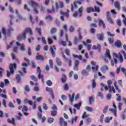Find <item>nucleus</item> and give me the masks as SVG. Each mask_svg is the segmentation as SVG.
<instances>
[{
	"mask_svg": "<svg viewBox=\"0 0 126 126\" xmlns=\"http://www.w3.org/2000/svg\"><path fill=\"white\" fill-rule=\"evenodd\" d=\"M28 32L30 33V35H32L33 34L32 30L29 28H27L22 34H20L18 36L17 40L20 42L22 41V40H25L26 39V34Z\"/></svg>",
	"mask_w": 126,
	"mask_h": 126,
	"instance_id": "nucleus-1",
	"label": "nucleus"
},
{
	"mask_svg": "<svg viewBox=\"0 0 126 126\" xmlns=\"http://www.w3.org/2000/svg\"><path fill=\"white\" fill-rule=\"evenodd\" d=\"M28 4L30 5H31L33 7V13L35 14H38L39 13V8H40V5L39 4H37V2L34 1L33 0H31L28 2Z\"/></svg>",
	"mask_w": 126,
	"mask_h": 126,
	"instance_id": "nucleus-2",
	"label": "nucleus"
},
{
	"mask_svg": "<svg viewBox=\"0 0 126 126\" xmlns=\"http://www.w3.org/2000/svg\"><path fill=\"white\" fill-rule=\"evenodd\" d=\"M9 68L10 71L8 70H7V77H9V76H10V74H13V73H14V71L15 69H16V64L10 63L9 65Z\"/></svg>",
	"mask_w": 126,
	"mask_h": 126,
	"instance_id": "nucleus-3",
	"label": "nucleus"
},
{
	"mask_svg": "<svg viewBox=\"0 0 126 126\" xmlns=\"http://www.w3.org/2000/svg\"><path fill=\"white\" fill-rule=\"evenodd\" d=\"M100 85L102 87H104L105 90L108 91L109 89V92H111L112 91H113V93H116V90H115V88H114L113 86H112V87L111 86H107V85H105L103 83H101L100 84Z\"/></svg>",
	"mask_w": 126,
	"mask_h": 126,
	"instance_id": "nucleus-4",
	"label": "nucleus"
},
{
	"mask_svg": "<svg viewBox=\"0 0 126 126\" xmlns=\"http://www.w3.org/2000/svg\"><path fill=\"white\" fill-rule=\"evenodd\" d=\"M83 12V7L82 6L79 9V11H76L73 14V17H81L82 16V13Z\"/></svg>",
	"mask_w": 126,
	"mask_h": 126,
	"instance_id": "nucleus-5",
	"label": "nucleus"
},
{
	"mask_svg": "<svg viewBox=\"0 0 126 126\" xmlns=\"http://www.w3.org/2000/svg\"><path fill=\"white\" fill-rule=\"evenodd\" d=\"M113 58L119 59L120 63H123L124 62V57H123V55L121 53H119L118 54L116 53H113Z\"/></svg>",
	"mask_w": 126,
	"mask_h": 126,
	"instance_id": "nucleus-6",
	"label": "nucleus"
},
{
	"mask_svg": "<svg viewBox=\"0 0 126 126\" xmlns=\"http://www.w3.org/2000/svg\"><path fill=\"white\" fill-rule=\"evenodd\" d=\"M105 58H104V61L106 63H108V60L106 59V58H107L108 60H111L112 56H111V54H110V50L107 49L106 50V53L105 54Z\"/></svg>",
	"mask_w": 126,
	"mask_h": 126,
	"instance_id": "nucleus-7",
	"label": "nucleus"
},
{
	"mask_svg": "<svg viewBox=\"0 0 126 126\" xmlns=\"http://www.w3.org/2000/svg\"><path fill=\"white\" fill-rule=\"evenodd\" d=\"M64 6V4L62 1H58L56 2V7L57 9H59V8H63Z\"/></svg>",
	"mask_w": 126,
	"mask_h": 126,
	"instance_id": "nucleus-8",
	"label": "nucleus"
},
{
	"mask_svg": "<svg viewBox=\"0 0 126 126\" xmlns=\"http://www.w3.org/2000/svg\"><path fill=\"white\" fill-rule=\"evenodd\" d=\"M91 64H92V65H93L92 67V69H93L94 71H97V70H98L99 66L96 64V62H94V61H92Z\"/></svg>",
	"mask_w": 126,
	"mask_h": 126,
	"instance_id": "nucleus-9",
	"label": "nucleus"
},
{
	"mask_svg": "<svg viewBox=\"0 0 126 126\" xmlns=\"http://www.w3.org/2000/svg\"><path fill=\"white\" fill-rule=\"evenodd\" d=\"M56 50H57V48H56V46L55 45H53V47H50L51 53L53 58H55V57H56V52L55 51H56Z\"/></svg>",
	"mask_w": 126,
	"mask_h": 126,
	"instance_id": "nucleus-10",
	"label": "nucleus"
},
{
	"mask_svg": "<svg viewBox=\"0 0 126 126\" xmlns=\"http://www.w3.org/2000/svg\"><path fill=\"white\" fill-rule=\"evenodd\" d=\"M52 110L53 111L51 112V115H52L53 117H56V116H57V111H56L57 110V105L54 104L52 107Z\"/></svg>",
	"mask_w": 126,
	"mask_h": 126,
	"instance_id": "nucleus-11",
	"label": "nucleus"
},
{
	"mask_svg": "<svg viewBox=\"0 0 126 126\" xmlns=\"http://www.w3.org/2000/svg\"><path fill=\"white\" fill-rule=\"evenodd\" d=\"M78 119V116H76L72 118L71 120L69 121V123H71V125H73L76 123L77 119Z\"/></svg>",
	"mask_w": 126,
	"mask_h": 126,
	"instance_id": "nucleus-12",
	"label": "nucleus"
},
{
	"mask_svg": "<svg viewBox=\"0 0 126 126\" xmlns=\"http://www.w3.org/2000/svg\"><path fill=\"white\" fill-rule=\"evenodd\" d=\"M59 123L61 126H67V122L63 121V119L62 117L60 118Z\"/></svg>",
	"mask_w": 126,
	"mask_h": 126,
	"instance_id": "nucleus-13",
	"label": "nucleus"
},
{
	"mask_svg": "<svg viewBox=\"0 0 126 126\" xmlns=\"http://www.w3.org/2000/svg\"><path fill=\"white\" fill-rule=\"evenodd\" d=\"M98 20L99 26H102L103 28L105 29L106 28V25H105V23H104V21L100 19H98Z\"/></svg>",
	"mask_w": 126,
	"mask_h": 126,
	"instance_id": "nucleus-14",
	"label": "nucleus"
},
{
	"mask_svg": "<svg viewBox=\"0 0 126 126\" xmlns=\"http://www.w3.org/2000/svg\"><path fill=\"white\" fill-rule=\"evenodd\" d=\"M107 21L110 24H114V20L112 18V17L110 15H108L107 17H106Z\"/></svg>",
	"mask_w": 126,
	"mask_h": 126,
	"instance_id": "nucleus-15",
	"label": "nucleus"
},
{
	"mask_svg": "<svg viewBox=\"0 0 126 126\" xmlns=\"http://www.w3.org/2000/svg\"><path fill=\"white\" fill-rule=\"evenodd\" d=\"M36 59L37 61H43L44 60V57L43 56L40 55V53L38 52L37 53L36 56Z\"/></svg>",
	"mask_w": 126,
	"mask_h": 126,
	"instance_id": "nucleus-16",
	"label": "nucleus"
},
{
	"mask_svg": "<svg viewBox=\"0 0 126 126\" xmlns=\"http://www.w3.org/2000/svg\"><path fill=\"white\" fill-rule=\"evenodd\" d=\"M86 11L88 13H90L91 11L92 12H95V9L92 7H89L87 8Z\"/></svg>",
	"mask_w": 126,
	"mask_h": 126,
	"instance_id": "nucleus-17",
	"label": "nucleus"
},
{
	"mask_svg": "<svg viewBox=\"0 0 126 126\" xmlns=\"http://www.w3.org/2000/svg\"><path fill=\"white\" fill-rule=\"evenodd\" d=\"M97 37L98 40H99V41H103V40H104V34L103 33L97 34Z\"/></svg>",
	"mask_w": 126,
	"mask_h": 126,
	"instance_id": "nucleus-18",
	"label": "nucleus"
},
{
	"mask_svg": "<svg viewBox=\"0 0 126 126\" xmlns=\"http://www.w3.org/2000/svg\"><path fill=\"white\" fill-rule=\"evenodd\" d=\"M112 120H113V117H107L105 118L104 122H105V123H106V124H109V123H110V122H111V121H112Z\"/></svg>",
	"mask_w": 126,
	"mask_h": 126,
	"instance_id": "nucleus-19",
	"label": "nucleus"
},
{
	"mask_svg": "<svg viewBox=\"0 0 126 126\" xmlns=\"http://www.w3.org/2000/svg\"><path fill=\"white\" fill-rule=\"evenodd\" d=\"M108 69H109V67H108V66H107V65L103 66L101 68V71L102 72H106V70H107Z\"/></svg>",
	"mask_w": 126,
	"mask_h": 126,
	"instance_id": "nucleus-20",
	"label": "nucleus"
},
{
	"mask_svg": "<svg viewBox=\"0 0 126 126\" xmlns=\"http://www.w3.org/2000/svg\"><path fill=\"white\" fill-rule=\"evenodd\" d=\"M115 46L118 48H121L122 47V42L120 40H117L115 42Z\"/></svg>",
	"mask_w": 126,
	"mask_h": 126,
	"instance_id": "nucleus-21",
	"label": "nucleus"
},
{
	"mask_svg": "<svg viewBox=\"0 0 126 126\" xmlns=\"http://www.w3.org/2000/svg\"><path fill=\"white\" fill-rule=\"evenodd\" d=\"M74 96H75V94H74V93L72 94V95L71 94H69V98L71 103H72V102H73Z\"/></svg>",
	"mask_w": 126,
	"mask_h": 126,
	"instance_id": "nucleus-22",
	"label": "nucleus"
},
{
	"mask_svg": "<svg viewBox=\"0 0 126 126\" xmlns=\"http://www.w3.org/2000/svg\"><path fill=\"white\" fill-rule=\"evenodd\" d=\"M109 111H110V112H112V113H113L115 117H117V109L110 108L109 109Z\"/></svg>",
	"mask_w": 126,
	"mask_h": 126,
	"instance_id": "nucleus-23",
	"label": "nucleus"
},
{
	"mask_svg": "<svg viewBox=\"0 0 126 126\" xmlns=\"http://www.w3.org/2000/svg\"><path fill=\"white\" fill-rule=\"evenodd\" d=\"M37 73H38V78H40L41 75H42V74H41V72H42V71L41 70V69L39 66H37Z\"/></svg>",
	"mask_w": 126,
	"mask_h": 126,
	"instance_id": "nucleus-24",
	"label": "nucleus"
},
{
	"mask_svg": "<svg viewBox=\"0 0 126 126\" xmlns=\"http://www.w3.org/2000/svg\"><path fill=\"white\" fill-rule=\"evenodd\" d=\"M10 17L11 18V20L9 22V24L8 26V27H12V25H13V22L12 21V19L14 18V17L13 15H10Z\"/></svg>",
	"mask_w": 126,
	"mask_h": 126,
	"instance_id": "nucleus-25",
	"label": "nucleus"
},
{
	"mask_svg": "<svg viewBox=\"0 0 126 126\" xmlns=\"http://www.w3.org/2000/svg\"><path fill=\"white\" fill-rule=\"evenodd\" d=\"M81 105H82V103L81 102H80L78 104H75L74 105V107L77 109V110H79L80 109V107H81Z\"/></svg>",
	"mask_w": 126,
	"mask_h": 126,
	"instance_id": "nucleus-26",
	"label": "nucleus"
},
{
	"mask_svg": "<svg viewBox=\"0 0 126 126\" xmlns=\"http://www.w3.org/2000/svg\"><path fill=\"white\" fill-rule=\"evenodd\" d=\"M61 80L63 83H64V82H66V75L65 74L62 75V78H61Z\"/></svg>",
	"mask_w": 126,
	"mask_h": 126,
	"instance_id": "nucleus-27",
	"label": "nucleus"
},
{
	"mask_svg": "<svg viewBox=\"0 0 126 126\" xmlns=\"http://www.w3.org/2000/svg\"><path fill=\"white\" fill-rule=\"evenodd\" d=\"M82 74L84 76H87V75H88L89 73H88V72L86 70L83 69L82 70Z\"/></svg>",
	"mask_w": 126,
	"mask_h": 126,
	"instance_id": "nucleus-28",
	"label": "nucleus"
},
{
	"mask_svg": "<svg viewBox=\"0 0 126 126\" xmlns=\"http://www.w3.org/2000/svg\"><path fill=\"white\" fill-rule=\"evenodd\" d=\"M93 49V50H100V49H101V45H100V44H97V46L94 45Z\"/></svg>",
	"mask_w": 126,
	"mask_h": 126,
	"instance_id": "nucleus-29",
	"label": "nucleus"
},
{
	"mask_svg": "<svg viewBox=\"0 0 126 126\" xmlns=\"http://www.w3.org/2000/svg\"><path fill=\"white\" fill-rule=\"evenodd\" d=\"M77 4H81V1H75L74 2V6L76 8H77V7H78V6H77Z\"/></svg>",
	"mask_w": 126,
	"mask_h": 126,
	"instance_id": "nucleus-30",
	"label": "nucleus"
},
{
	"mask_svg": "<svg viewBox=\"0 0 126 126\" xmlns=\"http://www.w3.org/2000/svg\"><path fill=\"white\" fill-rule=\"evenodd\" d=\"M22 111L23 112H28V107L26 105L23 106Z\"/></svg>",
	"mask_w": 126,
	"mask_h": 126,
	"instance_id": "nucleus-31",
	"label": "nucleus"
},
{
	"mask_svg": "<svg viewBox=\"0 0 126 126\" xmlns=\"http://www.w3.org/2000/svg\"><path fill=\"white\" fill-rule=\"evenodd\" d=\"M56 62L58 65H60V66L62 65V61H61V59H60L59 58L56 59Z\"/></svg>",
	"mask_w": 126,
	"mask_h": 126,
	"instance_id": "nucleus-32",
	"label": "nucleus"
},
{
	"mask_svg": "<svg viewBox=\"0 0 126 126\" xmlns=\"http://www.w3.org/2000/svg\"><path fill=\"white\" fill-rule=\"evenodd\" d=\"M114 87L115 88V89L116 90H118L119 93H121V90L119 89V87H118V86L117 85V82H115L114 83Z\"/></svg>",
	"mask_w": 126,
	"mask_h": 126,
	"instance_id": "nucleus-33",
	"label": "nucleus"
},
{
	"mask_svg": "<svg viewBox=\"0 0 126 126\" xmlns=\"http://www.w3.org/2000/svg\"><path fill=\"white\" fill-rule=\"evenodd\" d=\"M89 117V115L87 114L86 112H84L82 115V119H86V118H88Z\"/></svg>",
	"mask_w": 126,
	"mask_h": 126,
	"instance_id": "nucleus-34",
	"label": "nucleus"
},
{
	"mask_svg": "<svg viewBox=\"0 0 126 126\" xmlns=\"http://www.w3.org/2000/svg\"><path fill=\"white\" fill-rule=\"evenodd\" d=\"M91 43V40L90 39L87 40L86 42L83 41V44L85 46H87V44H90Z\"/></svg>",
	"mask_w": 126,
	"mask_h": 126,
	"instance_id": "nucleus-35",
	"label": "nucleus"
},
{
	"mask_svg": "<svg viewBox=\"0 0 126 126\" xmlns=\"http://www.w3.org/2000/svg\"><path fill=\"white\" fill-rule=\"evenodd\" d=\"M85 109L87 111H88V112H91L93 111V108H92V107H90L89 106H86Z\"/></svg>",
	"mask_w": 126,
	"mask_h": 126,
	"instance_id": "nucleus-36",
	"label": "nucleus"
},
{
	"mask_svg": "<svg viewBox=\"0 0 126 126\" xmlns=\"http://www.w3.org/2000/svg\"><path fill=\"white\" fill-rule=\"evenodd\" d=\"M7 122L9 124H14V118H12L11 119H8Z\"/></svg>",
	"mask_w": 126,
	"mask_h": 126,
	"instance_id": "nucleus-37",
	"label": "nucleus"
},
{
	"mask_svg": "<svg viewBox=\"0 0 126 126\" xmlns=\"http://www.w3.org/2000/svg\"><path fill=\"white\" fill-rule=\"evenodd\" d=\"M46 84L47 85H48V86H52V85H53V82H52V81H51L50 80H48L46 82Z\"/></svg>",
	"mask_w": 126,
	"mask_h": 126,
	"instance_id": "nucleus-38",
	"label": "nucleus"
},
{
	"mask_svg": "<svg viewBox=\"0 0 126 126\" xmlns=\"http://www.w3.org/2000/svg\"><path fill=\"white\" fill-rule=\"evenodd\" d=\"M94 11L96 12H100V7L97 6H94Z\"/></svg>",
	"mask_w": 126,
	"mask_h": 126,
	"instance_id": "nucleus-39",
	"label": "nucleus"
},
{
	"mask_svg": "<svg viewBox=\"0 0 126 126\" xmlns=\"http://www.w3.org/2000/svg\"><path fill=\"white\" fill-rule=\"evenodd\" d=\"M54 121H55V119H54V118H48V122L49 124H52V123H54Z\"/></svg>",
	"mask_w": 126,
	"mask_h": 126,
	"instance_id": "nucleus-40",
	"label": "nucleus"
},
{
	"mask_svg": "<svg viewBox=\"0 0 126 126\" xmlns=\"http://www.w3.org/2000/svg\"><path fill=\"white\" fill-rule=\"evenodd\" d=\"M92 87L93 88H96V81H95V79L92 80Z\"/></svg>",
	"mask_w": 126,
	"mask_h": 126,
	"instance_id": "nucleus-41",
	"label": "nucleus"
},
{
	"mask_svg": "<svg viewBox=\"0 0 126 126\" xmlns=\"http://www.w3.org/2000/svg\"><path fill=\"white\" fill-rule=\"evenodd\" d=\"M69 31L71 33H72V32L74 31V27H73V26H70Z\"/></svg>",
	"mask_w": 126,
	"mask_h": 126,
	"instance_id": "nucleus-42",
	"label": "nucleus"
},
{
	"mask_svg": "<svg viewBox=\"0 0 126 126\" xmlns=\"http://www.w3.org/2000/svg\"><path fill=\"white\" fill-rule=\"evenodd\" d=\"M56 32H57V28H53L51 30V34H54V33H56Z\"/></svg>",
	"mask_w": 126,
	"mask_h": 126,
	"instance_id": "nucleus-43",
	"label": "nucleus"
},
{
	"mask_svg": "<svg viewBox=\"0 0 126 126\" xmlns=\"http://www.w3.org/2000/svg\"><path fill=\"white\" fill-rule=\"evenodd\" d=\"M117 24L118 25V26H122V21L121 19H118L117 20Z\"/></svg>",
	"mask_w": 126,
	"mask_h": 126,
	"instance_id": "nucleus-44",
	"label": "nucleus"
},
{
	"mask_svg": "<svg viewBox=\"0 0 126 126\" xmlns=\"http://www.w3.org/2000/svg\"><path fill=\"white\" fill-rule=\"evenodd\" d=\"M1 32H2L3 35H4V36L6 35V30H5V28H2Z\"/></svg>",
	"mask_w": 126,
	"mask_h": 126,
	"instance_id": "nucleus-45",
	"label": "nucleus"
},
{
	"mask_svg": "<svg viewBox=\"0 0 126 126\" xmlns=\"http://www.w3.org/2000/svg\"><path fill=\"white\" fill-rule=\"evenodd\" d=\"M8 105L9 106V107H10V108H14L15 107V106H14V104L11 101L9 102Z\"/></svg>",
	"mask_w": 126,
	"mask_h": 126,
	"instance_id": "nucleus-46",
	"label": "nucleus"
},
{
	"mask_svg": "<svg viewBox=\"0 0 126 126\" xmlns=\"http://www.w3.org/2000/svg\"><path fill=\"white\" fill-rule=\"evenodd\" d=\"M25 90L27 92H30V88H29V86L28 85H26L25 87Z\"/></svg>",
	"mask_w": 126,
	"mask_h": 126,
	"instance_id": "nucleus-47",
	"label": "nucleus"
},
{
	"mask_svg": "<svg viewBox=\"0 0 126 126\" xmlns=\"http://www.w3.org/2000/svg\"><path fill=\"white\" fill-rule=\"evenodd\" d=\"M92 102H94V98L91 96L89 98V103L90 105H92Z\"/></svg>",
	"mask_w": 126,
	"mask_h": 126,
	"instance_id": "nucleus-48",
	"label": "nucleus"
},
{
	"mask_svg": "<svg viewBox=\"0 0 126 126\" xmlns=\"http://www.w3.org/2000/svg\"><path fill=\"white\" fill-rule=\"evenodd\" d=\"M122 17H123V18H124L123 20V23H124V24L125 25H126V16H125V15H124V14H122Z\"/></svg>",
	"mask_w": 126,
	"mask_h": 126,
	"instance_id": "nucleus-49",
	"label": "nucleus"
},
{
	"mask_svg": "<svg viewBox=\"0 0 126 126\" xmlns=\"http://www.w3.org/2000/svg\"><path fill=\"white\" fill-rule=\"evenodd\" d=\"M20 50L21 51H25V45H24V44H22L20 46Z\"/></svg>",
	"mask_w": 126,
	"mask_h": 126,
	"instance_id": "nucleus-50",
	"label": "nucleus"
},
{
	"mask_svg": "<svg viewBox=\"0 0 126 126\" xmlns=\"http://www.w3.org/2000/svg\"><path fill=\"white\" fill-rule=\"evenodd\" d=\"M31 78L32 79V80H33L34 81H38V79L36 78V77L34 75L31 76Z\"/></svg>",
	"mask_w": 126,
	"mask_h": 126,
	"instance_id": "nucleus-51",
	"label": "nucleus"
},
{
	"mask_svg": "<svg viewBox=\"0 0 126 126\" xmlns=\"http://www.w3.org/2000/svg\"><path fill=\"white\" fill-rule=\"evenodd\" d=\"M108 108H109L108 105H107L104 107V108L103 110L104 114H106V113H107V111H108Z\"/></svg>",
	"mask_w": 126,
	"mask_h": 126,
	"instance_id": "nucleus-52",
	"label": "nucleus"
},
{
	"mask_svg": "<svg viewBox=\"0 0 126 126\" xmlns=\"http://www.w3.org/2000/svg\"><path fill=\"white\" fill-rule=\"evenodd\" d=\"M61 98H62V100H63V101H65V100H66L67 99V97L64 94H63L61 96Z\"/></svg>",
	"mask_w": 126,
	"mask_h": 126,
	"instance_id": "nucleus-53",
	"label": "nucleus"
},
{
	"mask_svg": "<svg viewBox=\"0 0 126 126\" xmlns=\"http://www.w3.org/2000/svg\"><path fill=\"white\" fill-rule=\"evenodd\" d=\"M8 27V29L7 32L9 34L10 32L13 31V28H12V27Z\"/></svg>",
	"mask_w": 126,
	"mask_h": 126,
	"instance_id": "nucleus-54",
	"label": "nucleus"
},
{
	"mask_svg": "<svg viewBox=\"0 0 126 126\" xmlns=\"http://www.w3.org/2000/svg\"><path fill=\"white\" fill-rule=\"evenodd\" d=\"M16 79L17 80L18 82H20V76L19 74L16 76Z\"/></svg>",
	"mask_w": 126,
	"mask_h": 126,
	"instance_id": "nucleus-55",
	"label": "nucleus"
},
{
	"mask_svg": "<svg viewBox=\"0 0 126 126\" xmlns=\"http://www.w3.org/2000/svg\"><path fill=\"white\" fill-rule=\"evenodd\" d=\"M121 70L123 72L124 74H125V76H126V69L125 68L122 67Z\"/></svg>",
	"mask_w": 126,
	"mask_h": 126,
	"instance_id": "nucleus-56",
	"label": "nucleus"
},
{
	"mask_svg": "<svg viewBox=\"0 0 126 126\" xmlns=\"http://www.w3.org/2000/svg\"><path fill=\"white\" fill-rule=\"evenodd\" d=\"M36 31L38 32L39 35H41V34L42 33V32H41V28H36Z\"/></svg>",
	"mask_w": 126,
	"mask_h": 126,
	"instance_id": "nucleus-57",
	"label": "nucleus"
},
{
	"mask_svg": "<svg viewBox=\"0 0 126 126\" xmlns=\"http://www.w3.org/2000/svg\"><path fill=\"white\" fill-rule=\"evenodd\" d=\"M42 107H43V109H44V110H48V106L45 103L43 104Z\"/></svg>",
	"mask_w": 126,
	"mask_h": 126,
	"instance_id": "nucleus-58",
	"label": "nucleus"
},
{
	"mask_svg": "<svg viewBox=\"0 0 126 126\" xmlns=\"http://www.w3.org/2000/svg\"><path fill=\"white\" fill-rule=\"evenodd\" d=\"M61 55H62L63 58L65 60V61H67V58L65 57V55H64V53H63V52H61Z\"/></svg>",
	"mask_w": 126,
	"mask_h": 126,
	"instance_id": "nucleus-59",
	"label": "nucleus"
},
{
	"mask_svg": "<svg viewBox=\"0 0 126 126\" xmlns=\"http://www.w3.org/2000/svg\"><path fill=\"white\" fill-rule=\"evenodd\" d=\"M111 13H112V14L114 15L115 17L117 16V12L115 11V10L114 9L111 10Z\"/></svg>",
	"mask_w": 126,
	"mask_h": 126,
	"instance_id": "nucleus-60",
	"label": "nucleus"
},
{
	"mask_svg": "<svg viewBox=\"0 0 126 126\" xmlns=\"http://www.w3.org/2000/svg\"><path fill=\"white\" fill-rule=\"evenodd\" d=\"M97 96L98 97H100V98H103V93H102L101 92H98L97 94Z\"/></svg>",
	"mask_w": 126,
	"mask_h": 126,
	"instance_id": "nucleus-61",
	"label": "nucleus"
},
{
	"mask_svg": "<svg viewBox=\"0 0 126 126\" xmlns=\"http://www.w3.org/2000/svg\"><path fill=\"white\" fill-rule=\"evenodd\" d=\"M69 89V87H68V85H67V84H65L64 86V90L67 91Z\"/></svg>",
	"mask_w": 126,
	"mask_h": 126,
	"instance_id": "nucleus-62",
	"label": "nucleus"
},
{
	"mask_svg": "<svg viewBox=\"0 0 126 126\" xmlns=\"http://www.w3.org/2000/svg\"><path fill=\"white\" fill-rule=\"evenodd\" d=\"M49 64H50V67H51V68H53V60H49Z\"/></svg>",
	"mask_w": 126,
	"mask_h": 126,
	"instance_id": "nucleus-63",
	"label": "nucleus"
},
{
	"mask_svg": "<svg viewBox=\"0 0 126 126\" xmlns=\"http://www.w3.org/2000/svg\"><path fill=\"white\" fill-rule=\"evenodd\" d=\"M121 53L122 54V55H123L124 56V58L125 59V60H126V52L125 51H122L121 52Z\"/></svg>",
	"mask_w": 126,
	"mask_h": 126,
	"instance_id": "nucleus-64",
	"label": "nucleus"
}]
</instances>
